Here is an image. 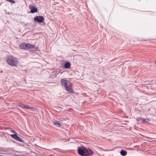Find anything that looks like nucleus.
Segmentation results:
<instances>
[{"label":"nucleus","mask_w":156,"mask_h":156,"mask_svg":"<svg viewBox=\"0 0 156 156\" xmlns=\"http://www.w3.org/2000/svg\"><path fill=\"white\" fill-rule=\"evenodd\" d=\"M6 62L9 66L12 67L17 66L19 63L17 59L12 55L7 57Z\"/></svg>","instance_id":"nucleus-1"},{"label":"nucleus","mask_w":156,"mask_h":156,"mask_svg":"<svg viewBox=\"0 0 156 156\" xmlns=\"http://www.w3.org/2000/svg\"><path fill=\"white\" fill-rule=\"evenodd\" d=\"M61 82L63 86L65 87L66 90L70 92H73V90L72 88V84L68 80L66 79H62Z\"/></svg>","instance_id":"nucleus-2"},{"label":"nucleus","mask_w":156,"mask_h":156,"mask_svg":"<svg viewBox=\"0 0 156 156\" xmlns=\"http://www.w3.org/2000/svg\"><path fill=\"white\" fill-rule=\"evenodd\" d=\"M94 154L93 151L90 149H87L85 148L84 152V156H87L93 155Z\"/></svg>","instance_id":"nucleus-3"},{"label":"nucleus","mask_w":156,"mask_h":156,"mask_svg":"<svg viewBox=\"0 0 156 156\" xmlns=\"http://www.w3.org/2000/svg\"><path fill=\"white\" fill-rule=\"evenodd\" d=\"M85 149V147L82 146L79 147L78 148V154L82 156H84Z\"/></svg>","instance_id":"nucleus-4"},{"label":"nucleus","mask_w":156,"mask_h":156,"mask_svg":"<svg viewBox=\"0 0 156 156\" xmlns=\"http://www.w3.org/2000/svg\"><path fill=\"white\" fill-rule=\"evenodd\" d=\"M11 136L14 139L21 142H24V141L22 139L19 137L16 134H11Z\"/></svg>","instance_id":"nucleus-5"},{"label":"nucleus","mask_w":156,"mask_h":156,"mask_svg":"<svg viewBox=\"0 0 156 156\" xmlns=\"http://www.w3.org/2000/svg\"><path fill=\"white\" fill-rule=\"evenodd\" d=\"M44 18L42 16H36L34 18V20L38 23H42Z\"/></svg>","instance_id":"nucleus-6"},{"label":"nucleus","mask_w":156,"mask_h":156,"mask_svg":"<svg viewBox=\"0 0 156 156\" xmlns=\"http://www.w3.org/2000/svg\"><path fill=\"white\" fill-rule=\"evenodd\" d=\"M18 106L19 107H20L21 108H24L25 109H32L33 108L32 107H30L27 104H18Z\"/></svg>","instance_id":"nucleus-7"},{"label":"nucleus","mask_w":156,"mask_h":156,"mask_svg":"<svg viewBox=\"0 0 156 156\" xmlns=\"http://www.w3.org/2000/svg\"><path fill=\"white\" fill-rule=\"evenodd\" d=\"M29 8L31 9V11L30 12L31 13H34L35 12H37L38 11L37 9L34 6L30 5H29Z\"/></svg>","instance_id":"nucleus-8"},{"label":"nucleus","mask_w":156,"mask_h":156,"mask_svg":"<svg viewBox=\"0 0 156 156\" xmlns=\"http://www.w3.org/2000/svg\"><path fill=\"white\" fill-rule=\"evenodd\" d=\"M37 48L34 45L30 43H27V49H37Z\"/></svg>","instance_id":"nucleus-9"},{"label":"nucleus","mask_w":156,"mask_h":156,"mask_svg":"<svg viewBox=\"0 0 156 156\" xmlns=\"http://www.w3.org/2000/svg\"><path fill=\"white\" fill-rule=\"evenodd\" d=\"M19 46L22 49H24L27 50V43H21L20 44Z\"/></svg>","instance_id":"nucleus-10"},{"label":"nucleus","mask_w":156,"mask_h":156,"mask_svg":"<svg viewBox=\"0 0 156 156\" xmlns=\"http://www.w3.org/2000/svg\"><path fill=\"white\" fill-rule=\"evenodd\" d=\"M71 66V64L70 62H67L65 63L64 65V67L66 69L70 68Z\"/></svg>","instance_id":"nucleus-11"},{"label":"nucleus","mask_w":156,"mask_h":156,"mask_svg":"<svg viewBox=\"0 0 156 156\" xmlns=\"http://www.w3.org/2000/svg\"><path fill=\"white\" fill-rule=\"evenodd\" d=\"M127 154V152L125 150H122L120 151V154L122 156H125Z\"/></svg>","instance_id":"nucleus-12"},{"label":"nucleus","mask_w":156,"mask_h":156,"mask_svg":"<svg viewBox=\"0 0 156 156\" xmlns=\"http://www.w3.org/2000/svg\"><path fill=\"white\" fill-rule=\"evenodd\" d=\"M141 119L143 121H144V122H147L150 121L149 119L148 118L145 119L144 118H141Z\"/></svg>","instance_id":"nucleus-13"},{"label":"nucleus","mask_w":156,"mask_h":156,"mask_svg":"<svg viewBox=\"0 0 156 156\" xmlns=\"http://www.w3.org/2000/svg\"><path fill=\"white\" fill-rule=\"evenodd\" d=\"M53 123L55 124H57L58 125L57 126H60V124L59 122V121H54L53 122Z\"/></svg>","instance_id":"nucleus-14"},{"label":"nucleus","mask_w":156,"mask_h":156,"mask_svg":"<svg viewBox=\"0 0 156 156\" xmlns=\"http://www.w3.org/2000/svg\"><path fill=\"white\" fill-rule=\"evenodd\" d=\"M10 2H12L13 3H15V2L13 0H6Z\"/></svg>","instance_id":"nucleus-15"},{"label":"nucleus","mask_w":156,"mask_h":156,"mask_svg":"<svg viewBox=\"0 0 156 156\" xmlns=\"http://www.w3.org/2000/svg\"><path fill=\"white\" fill-rule=\"evenodd\" d=\"M12 131L14 133H15L16 134V133L14 131V130H12Z\"/></svg>","instance_id":"nucleus-16"},{"label":"nucleus","mask_w":156,"mask_h":156,"mask_svg":"<svg viewBox=\"0 0 156 156\" xmlns=\"http://www.w3.org/2000/svg\"><path fill=\"white\" fill-rule=\"evenodd\" d=\"M155 63L156 64V61L155 62Z\"/></svg>","instance_id":"nucleus-17"}]
</instances>
